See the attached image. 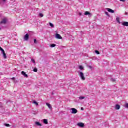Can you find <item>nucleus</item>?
<instances>
[{
  "label": "nucleus",
  "mask_w": 128,
  "mask_h": 128,
  "mask_svg": "<svg viewBox=\"0 0 128 128\" xmlns=\"http://www.w3.org/2000/svg\"><path fill=\"white\" fill-rule=\"evenodd\" d=\"M80 78L82 80H86V78L84 77V74L82 73V72H79Z\"/></svg>",
  "instance_id": "nucleus-1"
},
{
  "label": "nucleus",
  "mask_w": 128,
  "mask_h": 128,
  "mask_svg": "<svg viewBox=\"0 0 128 128\" xmlns=\"http://www.w3.org/2000/svg\"><path fill=\"white\" fill-rule=\"evenodd\" d=\"M72 110V114H78V110L74 108H72L71 109Z\"/></svg>",
  "instance_id": "nucleus-2"
},
{
  "label": "nucleus",
  "mask_w": 128,
  "mask_h": 128,
  "mask_svg": "<svg viewBox=\"0 0 128 128\" xmlns=\"http://www.w3.org/2000/svg\"><path fill=\"white\" fill-rule=\"evenodd\" d=\"M1 52L4 56V58L5 60H6L8 57L6 56V52H4V50L3 49Z\"/></svg>",
  "instance_id": "nucleus-3"
},
{
  "label": "nucleus",
  "mask_w": 128,
  "mask_h": 128,
  "mask_svg": "<svg viewBox=\"0 0 128 128\" xmlns=\"http://www.w3.org/2000/svg\"><path fill=\"white\" fill-rule=\"evenodd\" d=\"M56 38L58 40H62V37L60 35V34H56Z\"/></svg>",
  "instance_id": "nucleus-4"
},
{
  "label": "nucleus",
  "mask_w": 128,
  "mask_h": 128,
  "mask_svg": "<svg viewBox=\"0 0 128 128\" xmlns=\"http://www.w3.org/2000/svg\"><path fill=\"white\" fill-rule=\"evenodd\" d=\"M77 126L80 128H84V123H78Z\"/></svg>",
  "instance_id": "nucleus-5"
},
{
  "label": "nucleus",
  "mask_w": 128,
  "mask_h": 128,
  "mask_svg": "<svg viewBox=\"0 0 128 128\" xmlns=\"http://www.w3.org/2000/svg\"><path fill=\"white\" fill-rule=\"evenodd\" d=\"M28 38H30V35H28V34H26V35L24 36V40H28Z\"/></svg>",
  "instance_id": "nucleus-6"
},
{
  "label": "nucleus",
  "mask_w": 128,
  "mask_h": 128,
  "mask_svg": "<svg viewBox=\"0 0 128 128\" xmlns=\"http://www.w3.org/2000/svg\"><path fill=\"white\" fill-rule=\"evenodd\" d=\"M46 104L47 106H48V108H50V110H52V105L48 103H46Z\"/></svg>",
  "instance_id": "nucleus-7"
},
{
  "label": "nucleus",
  "mask_w": 128,
  "mask_h": 128,
  "mask_svg": "<svg viewBox=\"0 0 128 128\" xmlns=\"http://www.w3.org/2000/svg\"><path fill=\"white\" fill-rule=\"evenodd\" d=\"M107 10L111 14H114V11L110 8H107Z\"/></svg>",
  "instance_id": "nucleus-8"
},
{
  "label": "nucleus",
  "mask_w": 128,
  "mask_h": 128,
  "mask_svg": "<svg viewBox=\"0 0 128 128\" xmlns=\"http://www.w3.org/2000/svg\"><path fill=\"white\" fill-rule=\"evenodd\" d=\"M115 108L116 110H120V106L118 104H116V106Z\"/></svg>",
  "instance_id": "nucleus-9"
},
{
  "label": "nucleus",
  "mask_w": 128,
  "mask_h": 128,
  "mask_svg": "<svg viewBox=\"0 0 128 128\" xmlns=\"http://www.w3.org/2000/svg\"><path fill=\"white\" fill-rule=\"evenodd\" d=\"M22 74L25 76V78H28V74H26L24 72H22Z\"/></svg>",
  "instance_id": "nucleus-10"
},
{
  "label": "nucleus",
  "mask_w": 128,
  "mask_h": 128,
  "mask_svg": "<svg viewBox=\"0 0 128 128\" xmlns=\"http://www.w3.org/2000/svg\"><path fill=\"white\" fill-rule=\"evenodd\" d=\"M6 22H8V20H6V19H4V20L0 22V24H6Z\"/></svg>",
  "instance_id": "nucleus-11"
},
{
  "label": "nucleus",
  "mask_w": 128,
  "mask_h": 128,
  "mask_svg": "<svg viewBox=\"0 0 128 128\" xmlns=\"http://www.w3.org/2000/svg\"><path fill=\"white\" fill-rule=\"evenodd\" d=\"M122 26H128V22H124L122 23Z\"/></svg>",
  "instance_id": "nucleus-12"
},
{
  "label": "nucleus",
  "mask_w": 128,
  "mask_h": 128,
  "mask_svg": "<svg viewBox=\"0 0 128 128\" xmlns=\"http://www.w3.org/2000/svg\"><path fill=\"white\" fill-rule=\"evenodd\" d=\"M36 125L38 126H42V124H40V122H36Z\"/></svg>",
  "instance_id": "nucleus-13"
},
{
  "label": "nucleus",
  "mask_w": 128,
  "mask_h": 128,
  "mask_svg": "<svg viewBox=\"0 0 128 128\" xmlns=\"http://www.w3.org/2000/svg\"><path fill=\"white\" fill-rule=\"evenodd\" d=\"M44 124H48V120L46 119L44 120Z\"/></svg>",
  "instance_id": "nucleus-14"
},
{
  "label": "nucleus",
  "mask_w": 128,
  "mask_h": 128,
  "mask_svg": "<svg viewBox=\"0 0 128 128\" xmlns=\"http://www.w3.org/2000/svg\"><path fill=\"white\" fill-rule=\"evenodd\" d=\"M90 13L88 12H86L84 13V16H90Z\"/></svg>",
  "instance_id": "nucleus-15"
},
{
  "label": "nucleus",
  "mask_w": 128,
  "mask_h": 128,
  "mask_svg": "<svg viewBox=\"0 0 128 128\" xmlns=\"http://www.w3.org/2000/svg\"><path fill=\"white\" fill-rule=\"evenodd\" d=\"M85 98H86V97L84 96L79 97V100H84Z\"/></svg>",
  "instance_id": "nucleus-16"
},
{
  "label": "nucleus",
  "mask_w": 128,
  "mask_h": 128,
  "mask_svg": "<svg viewBox=\"0 0 128 128\" xmlns=\"http://www.w3.org/2000/svg\"><path fill=\"white\" fill-rule=\"evenodd\" d=\"M49 24H50V26H51V28H54V24H52V23H50Z\"/></svg>",
  "instance_id": "nucleus-17"
},
{
  "label": "nucleus",
  "mask_w": 128,
  "mask_h": 128,
  "mask_svg": "<svg viewBox=\"0 0 128 128\" xmlns=\"http://www.w3.org/2000/svg\"><path fill=\"white\" fill-rule=\"evenodd\" d=\"M50 46H51V48H56V44H52L50 45Z\"/></svg>",
  "instance_id": "nucleus-18"
},
{
  "label": "nucleus",
  "mask_w": 128,
  "mask_h": 128,
  "mask_svg": "<svg viewBox=\"0 0 128 128\" xmlns=\"http://www.w3.org/2000/svg\"><path fill=\"white\" fill-rule=\"evenodd\" d=\"M4 126H6L7 128H10V124H4Z\"/></svg>",
  "instance_id": "nucleus-19"
},
{
  "label": "nucleus",
  "mask_w": 128,
  "mask_h": 128,
  "mask_svg": "<svg viewBox=\"0 0 128 128\" xmlns=\"http://www.w3.org/2000/svg\"><path fill=\"white\" fill-rule=\"evenodd\" d=\"M33 104H36V106H38V104L37 103L36 100L33 101Z\"/></svg>",
  "instance_id": "nucleus-20"
},
{
  "label": "nucleus",
  "mask_w": 128,
  "mask_h": 128,
  "mask_svg": "<svg viewBox=\"0 0 128 128\" xmlns=\"http://www.w3.org/2000/svg\"><path fill=\"white\" fill-rule=\"evenodd\" d=\"M79 70H84V67L82 66H79Z\"/></svg>",
  "instance_id": "nucleus-21"
},
{
  "label": "nucleus",
  "mask_w": 128,
  "mask_h": 128,
  "mask_svg": "<svg viewBox=\"0 0 128 128\" xmlns=\"http://www.w3.org/2000/svg\"><path fill=\"white\" fill-rule=\"evenodd\" d=\"M116 22H118V24H120V21L119 18H116Z\"/></svg>",
  "instance_id": "nucleus-22"
},
{
  "label": "nucleus",
  "mask_w": 128,
  "mask_h": 128,
  "mask_svg": "<svg viewBox=\"0 0 128 128\" xmlns=\"http://www.w3.org/2000/svg\"><path fill=\"white\" fill-rule=\"evenodd\" d=\"M111 80L112 82H116V80L114 78H112Z\"/></svg>",
  "instance_id": "nucleus-23"
},
{
  "label": "nucleus",
  "mask_w": 128,
  "mask_h": 128,
  "mask_svg": "<svg viewBox=\"0 0 128 128\" xmlns=\"http://www.w3.org/2000/svg\"><path fill=\"white\" fill-rule=\"evenodd\" d=\"M34 72H38V68H34Z\"/></svg>",
  "instance_id": "nucleus-24"
},
{
  "label": "nucleus",
  "mask_w": 128,
  "mask_h": 128,
  "mask_svg": "<svg viewBox=\"0 0 128 128\" xmlns=\"http://www.w3.org/2000/svg\"><path fill=\"white\" fill-rule=\"evenodd\" d=\"M1 2L4 4L6 2V0H1Z\"/></svg>",
  "instance_id": "nucleus-25"
},
{
  "label": "nucleus",
  "mask_w": 128,
  "mask_h": 128,
  "mask_svg": "<svg viewBox=\"0 0 128 128\" xmlns=\"http://www.w3.org/2000/svg\"><path fill=\"white\" fill-rule=\"evenodd\" d=\"M39 16L40 17V18H44V15L42 14V13H40L39 14Z\"/></svg>",
  "instance_id": "nucleus-26"
},
{
  "label": "nucleus",
  "mask_w": 128,
  "mask_h": 128,
  "mask_svg": "<svg viewBox=\"0 0 128 128\" xmlns=\"http://www.w3.org/2000/svg\"><path fill=\"white\" fill-rule=\"evenodd\" d=\"M95 52H96V54H100V52H98V50H96L95 51Z\"/></svg>",
  "instance_id": "nucleus-27"
},
{
  "label": "nucleus",
  "mask_w": 128,
  "mask_h": 128,
  "mask_svg": "<svg viewBox=\"0 0 128 128\" xmlns=\"http://www.w3.org/2000/svg\"><path fill=\"white\" fill-rule=\"evenodd\" d=\"M34 43L36 44H38V41L36 40V39L34 40Z\"/></svg>",
  "instance_id": "nucleus-28"
},
{
  "label": "nucleus",
  "mask_w": 128,
  "mask_h": 128,
  "mask_svg": "<svg viewBox=\"0 0 128 128\" xmlns=\"http://www.w3.org/2000/svg\"><path fill=\"white\" fill-rule=\"evenodd\" d=\"M125 108H128V103H126V104H125Z\"/></svg>",
  "instance_id": "nucleus-29"
},
{
  "label": "nucleus",
  "mask_w": 128,
  "mask_h": 128,
  "mask_svg": "<svg viewBox=\"0 0 128 128\" xmlns=\"http://www.w3.org/2000/svg\"><path fill=\"white\" fill-rule=\"evenodd\" d=\"M32 62H33V64H36V60H34L32 59Z\"/></svg>",
  "instance_id": "nucleus-30"
},
{
  "label": "nucleus",
  "mask_w": 128,
  "mask_h": 128,
  "mask_svg": "<svg viewBox=\"0 0 128 128\" xmlns=\"http://www.w3.org/2000/svg\"><path fill=\"white\" fill-rule=\"evenodd\" d=\"M106 14L108 16H110V14L108 12H106Z\"/></svg>",
  "instance_id": "nucleus-31"
},
{
  "label": "nucleus",
  "mask_w": 128,
  "mask_h": 128,
  "mask_svg": "<svg viewBox=\"0 0 128 128\" xmlns=\"http://www.w3.org/2000/svg\"><path fill=\"white\" fill-rule=\"evenodd\" d=\"M120 2H126V0H120Z\"/></svg>",
  "instance_id": "nucleus-32"
},
{
  "label": "nucleus",
  "mask_w": 128,
  "mask_h": 128,
  "mask_svg": "<svg viewBox=\"0 0 128 128\" xmlns=\"http://www.w3.org/2000/svg\"><path fill=\"white\" fill-rule=\"evenodd\" d=\"M79 16H82V13L80 12Z\"/></svg>",
  "instance_id": "nucleus-33"
},
{
  "label": "nucleus",
  "mask_w": 128,
  "mask_h": 128,
  "mask_svg": "<svg viewBox=\"0 0 128 128\" xmlns=\"http://www.w3.org/2000/svg\"><path fill=\"white\" fill-rule=\"evenodd\" d=\"M4 49L0 46V50L2 52Z\"/></svg>",
  "instance_id": "nucleus-34"
},
{
  "label": "nucleus",
  "mask_w": 128,
  "mask_h": 128,
  "mask_svg": "<svg viewBox=\"0 0 128 128\" xmlns=\"http://www.w3.org/2000/svg\"><path fill=\"white\" fill-rule=\"evenodd\" d=\"M11 80H16V78H12Z\"/></svg>",
  "instance_id": "nucleus-35"
},
{
  "label": "nucleus",
  "mask_w": 128,
  "mask_h": 128,
  "mask_svg": "<svg viewBox=\"0 0 128 128\" xmlns=\"http://www.w3.org/2000/svg\"><path fill=\"white\" fill-rule=\"evenodd\" d=\"M125 14H126V16H128V12H126V13H125Z\"/></svg>",
  "instance_id": "nucleus-36"
},
{
  "label": "nucleus",
  "mask_w": 128,
  "mask_h": 128,
  "mask_svg": "<svg viewBox=\"0 0 128 128\" xmlns=\"http://www.w3.org/2000/svg\"><path fill=\"white\" fill-rule=\"evenodd\" d=\"M88 68H92V66H89Z\"/></svg>",
  "instance_id": "nucleus-37"
},
{
  "label": "nucleus",
  "mask_w": 128,
  "mask_h": 128,
  "mask_svg": "<svg viewBox=\"0 0 128 128\" xmlns=\"http://www.w3.org/2000/svg\"><path fill=\"white\" fill-rule=\"evenodd\" d=\"M81 110H84V108H81Z\"/></svg>",
  "instance_id": "nucleus-38"
},
{
  "label": "nucleus",
  "mask_w": 128,
  "mask_h": 128,
  "mask_svg": "<svg viewBox=\"0 0 128 128\" xmlns=\"http://www.w3.org/2000/svg\"><path fill=\"white\" fill-rule=\"evenodd\" d=\"M54 92H52V96H54Z\"/></svg>",
  "instance_id": "nucleus-39"
},
{
  "label": "nucleus",
  "mask_w": 128,
  "mask_h": 128,
  "mask_svg": "<svg viewBox=\"0 0 128 128\" xmlns=\"http://www.w3.org/2000/svg\"><path fill=\"white\" fill-rule=\"evenodd\" d=\"M2 30V28H0V30Z\"/></svg>",
  "instance_id": "nucleus-40"
}]
</instances>
